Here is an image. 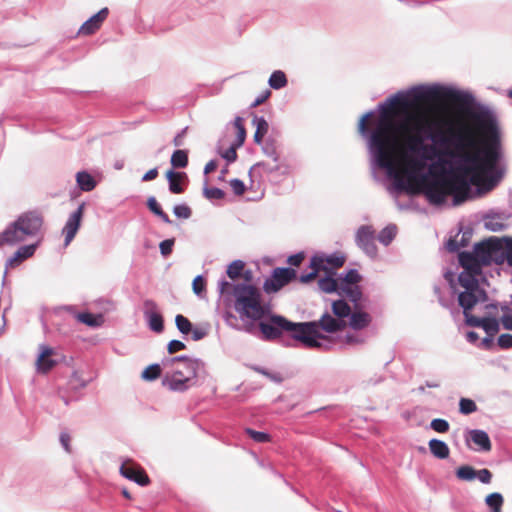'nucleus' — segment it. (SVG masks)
<instances>
[{
	"instance_id": "7c9ffc66",
	"label": "nucleus",
	"mask_w": 512,
	"mask_h": 512,
	"mask_svg": "<svg viewBox=\"0 0 512 512\" xmlns=\"http://www.w3.org/2000/svg\"><path fill=\"white\" fill-rule=\"evenodd\" d=\"M147 206L150 209L151 212H153L155 215L160 217L162 221H164L167 224L171 223V220L167 213L163 211L159 203L154 197H149L147 200Z\"/></svg>"
},
{
	"instance_id": "3c124183",
	"label": "nucleus",
	"mask_w": 512,
	"mask_h": 512,
	"mask_svg": "<svg viewBox=\"0 0 512 512\" xmlns=\"http://www.w3.org/2000/svg\"><path fill=\"white\" fill-rule=\"evenodd\" d=\"M174 245V239H166L162 241L159 245L161 254L163 256H168L172 252V247Z\"/></svg>"
},
{
	"instance_id": "4d7b16f0",
	"label": "nucleus",
	"mask_w": 512,
	"mask_h": 512,
	"mask_svg": "<svg viewBox=\"0 0 512 512\" xmlns=\"http://www.w3.org/2000/svg\"><path fill=\"white\" fill-rule=\"evenodd\" d=\"M193 291L196 294H200L205 289V281L201 276L194 278L192 283Z\"/></svg>"
},
{
	"instance_id": "ea45409f",
	"label": "nucleus",
	"mask_w": 512,
	"mask_h": 512,
	"mask_svg": "<svg viewBox=\"0 0 512 512\" xmlns=\"http://www.w3.org/2000/svg\"><path fill=\"white\" fill-rule=\"evenodd\" d=\"M459 411L464 415H469L477 411V405L469 398H461L459 401Z\"/></svg>"
},
{
	"instance_id": "ddd939ff",
	"label": "nucleus",
	"mask_w": 512,
	"mask_h": 512,
	"mask_svg": "<svg viewBox=\"0 0 512 512\" xmlns=\"http://www.w3.org/2000/svg\"><path fill=\"white\" fill-rule=\"evenodd\" d=\"M487 295L483 289L464 290L458 295V303L463 308V313L471 311L479 303L486 301Z\"/></svg>"
},
{
	"instance_id": "1a4fd4ad",
	"label": "nucleus",
	"mask_w": 512,
	"mask_h": 512,
	"mask_svg": "<svg viewBox=\"0 0 512 512\" xmlns=\"http://www.w3.org/2000/svg\"><path fill=\"white\" fill-rule=\"evenodd\" d=\"M120 474L140 486H147L150 484V478L145 470L131 459H127L122 463L120 467Z\"/></svg>"
},
{
	"instance_id": "0e129e2a",
	"label": "nucleus",
	"mask_w": 512,
	"mask_h": 512,
	"mask_svg": "<svg viewBox=\"0 0 512 512\" xmlns=\"http://www.w3.org/2000/svg\"><path fill=\"white\" fill-rule=\"evenodd\" d=\"M157 176H158V169L152 168L143 175L142 181H144V182L151 181V180L156 179Z\"/></svg>"
},
{
	"instance_id": "dca6fc26",
	"label": "nucleus",
	"mask_w": 512,
	"mask_h": 512,
	"mask_svg": "<svg viewBox=\"0 0 512 512\" xmlns=\"http://www.w3.org/2000/svg\"><path fill=\"white\" fill-rule=\"evenodd\" d=\"M499 248L500 245L497 241H485L476 244L473 254L479 259L482 266H486L490 264L492 254Z\"/></svg>"
},
{
	"instance_id": "338daca9",
	"label": "nucleus",
	"mask_w": 512,
	"mask_h": 512,
	"mask_svg": "<svg viewBox=\"0 0 512 512\" xmlns=\"http://www.w3.org/2000/svg\"><path fill=\"white\" fill-rule=\"evenodd\" d=\"M218 167V164L215 160H211L209 161L205 167H204V173L205 174H210L212 172H214Z\"/></svg>"
},
{
	"instance_id": "cd10ccee",
	"label": "nucleus",
	"mask_w": 512,
	"mask_h": 512,
	"mask_svg": "<svg viewBox=\"0 0 512 512\" xmlns=\"http://www.w3.org/2000/svg\"><path fill=\"white\" fill-rule=\"evenodd\" d=\"M76 181L78 186L83 191H91L96 186V181L94 178L87 172H78L76 175Z\"/></svg>"
},
{
	"instance_id": "a878e982",
	"label": "nucleus",
	"mask_w": 512,
	"mask_h": 512,
	"mask_svg": "<svg viewBox=\"0 0 512 512\" xmlns=\"http://www.w3.org/2000/svg\"><path fill=\"white\" fill-rule=\"evenodd\" d=\"M264 152L268 157H270L273 160V162L275 164L269 165V164L263 162V163H260L259 165L265 167L270 172L279 170L280 165H278L277 162L279 161L280 156H279V153L277 152V149L274 146V144H266V146L264 147Z\"/></svg>"
},
{
	"instance_id": "a211bd4d",
	"label": "nucleus",
	"mask_w": 512,
	"mask_h": 512,
	"mask_svg": "<svg viewBox=\"0 0 512 512\" xmlns=\"http://www.w3.org/2000/svg\"><path fill=\"white\" fill-rule=\"evenodd\" d=\"M469 439L478 446L479 450H482L484 452H489L492 449V444L489 438V435L479 429L470 430L468 432Z\"/></svg>"
},
{
	"instance_id": "c756f323",
	"label": "nucleus",
	"mask_w": 512,
	"mask_h": 512,
	"mask_svg": "<svg viewBox=\"0 0 512 512\" xmlns=\"http://www.w3.org/2000/svg\"><path fill=\"white\" fill-rule=\"evenodd\" d=\"M485 503L491 509V512H502L504 499L500 493L495 492L486 496Z\"/></svg>"
},
{
	"instance_id": "7ed1b4c3",
	"label": "nucleus",
	"mask_w": 512,
	"mask_h": 512,
	"mask_svg": "<svg viewBox=\"0 0 512 512\" xmlns=\"http://www.w3.org/2000/svg\"><path fill=\"white\" fill-rule=\"evenodd\" d=\"M234 309L242 317L253 321L264 318L270 311L264 303L261 290L251 283H238L234 289Z\"/></svg>"
},
{
	"instance_id": "4468645a",
	"label": "nucleus",
	"mask_w": 512,
	"mask_h": 512,
	"mask_svg": "<svg viewBox=\"0 0 512 512\" xmlns=\"http://www.w3.org/2000/svg\"><path fill=\"white\" fill-rule=\"evenodd\" d=\"M108 15V8H102L98 13L90 17L81 25L78 30V35L89 36L96 33L101 28Z\"/></svg>"
},
{
	"instance_id": "b1692460",
	"label": "nucleus",
	"mask_w": 512,
	"mask_h": 512,
	"mask_svg": "<svg viewBox=\"0 0 512 512\" xmlns=\"http://www.w3.org/2000/svg\"><path fill=\"white\" fill-rule=\"evenodd\" d=\"M334 274L335 273H327L326 277L320 278L318 280V286L322 292H325V293L338 292L339 293V290H340L339 279L338 280L334 279L333 278Z\"/></svg>"
},
{
	"instance_id": "f257e3e1",
	"label": "nucleus",
	"mask_w": 512,
	"mask_h": 512,
	"mask_svg": "<svg viewBox=\"0 0 512 512\" xmlns=\"http://www.w3.org/2000/svg\"><path fill=\"white\" fill-rule=\"evenodd\" d=\"M439 102L462 106L467 104V99L459 92L439 87L415 90L409 97H394L381 110L369 144L378 166L398 182L406 176L412 194L422 193L435 205L443 204L451 195L453 204L458 206L471 197L470 184L485 185L488 190L494 187V180L485 176L495 167L497 153L492 148L480 150L470 127L450 128L449 134L455 140L454 151L450 154L468 165L433 174V177L417 175L425 167L424 160L432 159L429 152H435L434 146L424 144L423 134L430 130L432 120L422 108Z\"/></svg>"
},
{
	"instance_id": "f3484780",
	"label": "nucleus",
	"mask_w": 512,
	"mask_h": 512,
	"mask_svg": "<svg viewBox=\"0 0 512 512\" xmlns=\"http://www.w3.org/2000/svg\"><path fill=\"white\" fill-rule=\"evenodd\" d=\"M459 263L463 267L462 272H472L474 274L482 273V264L479 259L470 252H462L459 254Z\"/></svg>"
},
{
	"instance_id": "680f3d73",
	"label": "nucleus",
	"mask_w": 512,
	"mask_h": 512,
	"mask_svg": "<svg viewBox=\"0 0 512 512\" xmlns=\"http://www.w3.org/2000/svg\"><path fill=\"white\" fill-rule=\"evenodd\" d=\"M371 114L364 115L360 122H359V131L362 134H365L369 131V120H370Z\"/></svg>"
},
{
	"instance_id": "8fccbe9b",
	"label": "nucleus",
	"mask_w": 512,
	"mask_h": 512,
	"mask_svg": "<svg viewBox=\"0 0 512 512\" xmlns=\"http://www.w3.org/2000/svg\"><path fill=\"white\" fill-rule=\"evenodd\" d=\"M237 284H232L226 280L219 282V291L221 294H231L234 297V289Z\"/></svg>"
},
{
	"instance_id": "aec40b11",
	"label": "nucleus",
	"mask_w": 512,
	"mask_h": 512,
	"mask_svg": "<svg viewBox=\"0 0 512 512\" xmlns=\"http://www.w3.org/2000/svg\"><path fill=\"white\" fill-rule=\"evenodd\" d=\"M370 323L371 316L369 313L356 309L353 312L351 311L349 321V325L351 328L355 330H361L369 326Z\"/></svg>"
},
{
	"instance_id": "69168bd1",
	"label": "nucleus",
	"mask_w": 512,
	"mask_h": 512,
	"mask_svg": "<svg viewBox=\"0 0 512 512\" xmlns=\"http://www.w3.org/2000/svg\"><path fill=\"white\" fill-rule=\"evenodd\" d=\"M190 332L192 333V339L195 341L201 340L202 338H204L206 336V332L200 328H195V329L191 328Z\"/></svg>"
},
{
	"instance_id": "37998d69",
	"label": "nucleus",
	"mask_w": 512,
	"mask_h": 512,
	"mask_svg": "<svg viewBox=\"0 0 512 512\" xmlns=\"http://www.w3.org/2000/svg\"><path fill=\"white\" fill-rule=\"evenodd\" d=\"M175 323L178 330L183 334H188L191 331L192 324L188 318L184 317L181 314H178L175 318Z\"/></svg>"
},
{
	"instance_id": "6ab92c4d",
	"label": "nucleus",
	"mask_w": 512,
	"mask_h": 512,
	"mask_svg": "<svg viewBox=\"0 0 512 512\" xmlns=\"http://www.w3.org/2000/svg\"><path fill=\"white\" fill-rule=\"evenodd\" d=\"M36 250V245H27L20 247L14 255L8 259L7 265L10 268L17 267L20 265L24 260L31 257Z\"/></svg>"
},
{
	"instance_id": "393cba45",
	"label": "nucleus",
	"mask_w": 512,
	"mask_h": 512,
	"mask_svg": "<svg viewBox=\"0 0 512 512\" xmlns=\"http://www.w3.org/2000/svg\"><path fill=\"white\" fill-rule=\"evenodd\" d=\"M75 318L80 323H83L89 327H98L103 322L102 315H95V314H92L89 312L77 313V314H75Z\"/></svg>"
},
{
	"instance_id": "5701e85b",
	"label": "nucleus",
	"mask_w": 512,
	"mask_h": 512,
	"mask_svg": "<svg viewBox=\"0 0 512 512\" xmlns=\"http://www.w3.org/2000/svg\"><path fill=\"white\" fill-rule=\"evenodd\" d=\"M481 274H474L472 272H461L458 277L459 284L461 287H463L465 290H476V289H482L479 286V282L477 277Z\"/></svg>"
},
{
	"instance_id": "412c9836",
	"label": "nucleus",
	"mask_w": 512,
	"mask_h": 512,
	"mask_svg": "<svg viewBox=\"0 0 512 512\" xmlns=\"http://www.w3.org/2000/svg\"><path fill=\"white\" fill-rule=\"evenodd\" d=\"M166 178L169 182V190L173 194L183 193L184 188L182 187L181 182L186 178V174L184 172L169 170L166 172Z\"/></svg>"
},
{
	"instance_id": "052dcab7",
	"label": "nucleus",
	"mask_w": 512,
	"mask_h": 512,
	"mask_svg": "<svg viewBox=\"0 0 512 512\" xmlns=\"http://www.w3.org/2000/svg\"><path fill=\"white\" fill-rule=\"evenodd\" d=\"M237 143L235 145H232L224 154H223V157L228 161V162H234L237 158V152H236V149H237Z\"/></svg>"
},
{
	"instance_id": "09e8293b",
	"label": "nucleus",
	"mask_w": 512,
	"mask_h": 512,
	"mask_svg": "<svg viewBox=\"0 0 512 512\" xmlns=\"http://www.w3.org/2000/svg\"><path fill=\"white\" fill-rule=\"evenodd\" d=\"M230 186L233 190V192L235 193V195L237 196H241L245 193V185L243 183V181L239 180V179H232L230 181Z\"/></svg>"
},
{
	"instance_id": "0eeeda50",
	"label": "nucleus",
	"mask_w": 512,
	"mask_h": 512,
	"mask_svg": "<svg viewBox=\"0 0 512 512\" xmlns=\"http://www.w3.org/2000/svg\"><path fill=\"white\" fill-rule=\"evenodd\" d=\"M346 258L342 254H333L330 256H314L310 262L311 272L300 276L301 283L313 281L320 271L325 273H334V270L342 267Z\"/></svg>"
},
{
	"instance_id": "603ef678",
	"label": "nucleus",
	"mask_w": 512,
	"mask_h": 512,
	"mask_svg": "<svg viewBox=\"0 0 512 512\" xmlns=\"http://www.w3.org/2000/svg\"><path fill=\"white\" fill-rule=\"evenodd\" d=\"M305 258V254L303 252L296 253L291 255L287 259V263L294 267H299Z\"/></svg>"
},
{
	"instance_id": "bb28decb",
	"label": "nucleus",
	"mask_w": 512,
	"mask_h": 512,
	"mask_svg": "<svg viewBox=\"0 0 512 512\" xmlns=\"http://www.w3.org/2000/svg\"><path fill=\"white\" fill-rule=\"evenodd\" d=\"M339 295L347 297L351 302L356 304L360 301L362 292L358 285L340 286Z\"/></svg>"
},
{
	"instance_id": "c9c22d12",
	"label": "nucleus",
	"mask_w": 512,
	"mask_h": 512,
	"mask_svg": "<svg viewBox=\"0 0 512 512\" xmlns=\"http://www.w3.org/2000/svg\"><path fill=\"white\" fill-rule=\"evenodd\" d=\"M361 280V276L357 270H349L343 278H339L340 286L357 285Z\"/></svg>"
},
{
	"instance_id": "a18cd8bd",
	"label": "nucleus",
	"mask_w": 512,
	"mask_h": 512,
	"mask_svg": "<svg viewBox=\"0 0 512 512\" xmlns=\"http://www.w3.org/2000/svg\"><path fill=\"white\" fill-rule=\"evenodd\" d=\"M173 212L178 218L182 219H188L192 214L190 207L185 204L176 205L173 209Z\"/></svg>"
},
{
	"instance_id": "f704fd0d",
	"label": "nucleus",
	"mask_w": 512,
	"mask_h": 512,
	"mask_svg": "<svg viewBox=\"0 0 512 512\" xmlns=\"http://www.w3.org/2000/svg\"><path fill=\"white\" fill-rule=\"evenodd\" d=\"M161 376V367L159 364H151L146 367L141 374V378L145 381H154Z\"/></svg>"
},
{
	"instance_id": "58836bf2",
	"label": "nucleus",
	"mask_w": 512,
	"mask_h": 512,
	"mask_svg": "<svg viewBox=\"0 0 512 512\" xmlns=\"http://www.w3.org/2000/svg\"><path fill=\"white\" fill-rule=\"evenodd\" d=\"M234 127L237 130V146H241L246 138L244 119L242 117L237 116L234 120Z\"/></svg>"
},
{
	"instance_id": "c03bdc74",
	"label": "nucleus",
	"mask_w": 512,
	"mask_h": 512,
	"mask_svg": "<svg viewBox=\"0 0 512 512\" xmlns=\"http://www.w3.org/2000/svg\"><path fill=\"white\" fill-rule=\"evenodd\" d=\"M430 427L435 431V432H438V433H446L448 432L449 428H450V425L448 423V421H446L445 419H441V418H436V419H433L430 423Z\"/></svg>"
},
{
	"instance_id": "f03ea898",
	"label": "nucleus",
	"mask_w": 512,
	"mask_h": 512,
	"mask_svg": "<svg viewBox=\"0 0 512 512\" xmlns=\"http://www.w3.org/2000/svg\"><path fill=\"white\" fill-rule=\"evenodd\" d=\"M316 327L317 324L315 323H295L280 315L271 316L269 323H259L260 331L265 340H275L281 336L283 331H286L291 333L294 340L308 349H316L317 347V343L311 337L312 334L316 333Z\"/></svg>"
},
{
	"instance_id": "de8ad7c7",
	"label": "nucleus",
	"mask_w": 512,
	"mask_h": 512,
	"mask_svg": "<svg viewBox=\"0 0 512 512\" xmlns=\"http://www.w3.org/2000/svg\"><path fill=\"white\" fill-rule=\"evenodd\" d=\"M204 194L208 199H223L225 196L224 191L215 187L205 189Z\"/></svg>"
},
{
	"instance_id": "f8f14e48",
	"label": "nucleus",
	"mask_w": 512,
	"mask_h": 512,
	"mask_svg": "<svg viewBox=\"0 0 512 512\" xmlns=\"http://www.w3.org/2000/svg\"><path fill=\"white\" fill-rule=\"evenodd\" d=\"M84 214V204H81L68 218L62 229L64 235V246L67 247L76 236Z\"/></svg>"
},
{
	"instance_id": "e433bc0d",
	"label": "nucleus",
	"mask_w": 512,
	"mask_h": 512,
	"mask_svg": "<svg viewBox=\"0 0 512 512\" xmlns=\"http://www.w3.org/2000/svg\"><path fill=\"white\" fill-rule=\"evenodd\" d=\"M481 324V328H483L490 337H493L499 331V323L495 318L485 317Z\"/></svg>"
},
{
	"instance_id": "79ce46f5",
	"label": "nucleus",
	"mask_w": 512,
	"mask_h": 512,
	"mask_svg": "<svg viewBox=\"0 0 512 512\" xmlns=\"http://www.w3.org/2000/svg\"><path fill=\"white\" fill-rule=\"evenodd\" d=\"M245 432L250 438L258 443H265L271 440V436L265 432L256 431L251 428H246Z\"/></svg>"
},
{
	"instance_id": "20e7f679",
	"label": "nucleus",
	"mask_w": 512,
	"mask_h": 512,
	"mask_svg": "<svg viewBox=\"0 0 512 512\" xmlns=\"http://www.w3.org/2000/svg\"><path fill=\"white\" fill-rule=\"evenodd\" d=\"M351 311V307L345 300H336L332 302V312L335 317L325 313L319 320L308 322L317 324L316 333L311 335L317 343L316 349H328L330 338L325 333L333 334L344 330L347 326L345 318L350 316Z\"/></svg>"
},
{
	"instance_id": "2f4dec72",
	"label": "nucleus",
	"mask_w": 512,
	"mask_h": 512,
	"mask_svg": "<svg viewBox=\"0 0 512 512\" xmlns=\"http://www.w3.org/2000/svg\"><path fill=\"white\" fill-rule=\"evenodd\" d=\"M245 263L241 260H235L227 267L226 273L231 280L238 279L244 271Z\"/></svg>"
},
{
	"instance_id": "9d476101",
	"label": "nucleus",
	"mask_w": 512,
	"mask_h": 512,
	"mask_svg": "<svg viewBox=\"0 0 512 512\" xmlns=\"http://www.w3.org/2000/svg\"><path fill=\"white\" fill-rule=\"evenodd\" d=\"M455 475L461 481L470 482L478 479L483 484H490L493 478V474L489 469L476 470L470 465L459 466L455 471Z\"/></svg>"
},
{
	"instance_id": "4c0bfd02",
	"label": "nucleus",
	"mask_w": 512,
	"mask_h": 512,
	"mask_svg": "<svg viewBox=\"0 0 512 512\" xmlns=\"http://www.w3.org/2000/svg\"><path fill=\"white\" fill-rule=\"evenodd\" d=\"M396 235V226L391 225L385 227L378 235V240L384 244L389 245Z\"/></svg>"
},
{
	"instance_id": "774afa93",
	"label": "nucleus",
	"mask_w": 512,
	"mask_h": 512,
	"mask_svg": "<svg viewBox=\"0 0 512 512\" xmlns=\"http://www.w3.org/2000/svg\"><path fill=\"white\" fill-rule=\"evenodd\" d=\"M501 322L505 329L512 330V315H504Z\"/></svg>"
},
{
	"instance_id": "5fc2aeb1",
	"label": "nucleus",
	"mask_w": 512,
	"mask_h": 512,
	"mask_svg": "<svg viewBox=\"0 0 512 512\" xmlns=\"http://www.w3.org/2000/svg\"><path fill=\"white\" fill-rule=\"evenodd\" d=\"M186 348L185 344L179 340H172L169 342L167 350L170 354H174L178 351L184 350Z\"/></svg>"
},
{
	"instance_id": "4be33fe9",
	"label": "nucleus",
	"mask_w": 512,
	"mask_h": 512,
	"mask_svg": "<svg viewBox=\"0 0 512 512\" xmlns=\"http://www.w3.org/2000/svg\"><path fill=\"white\" fill-rule=\"evenodd\" d=\"M431 454L438 459H446L449 457L450 449L448 445L439 439H431L428 443Z\"/></svg>"
},
{
	"instance_id": "6e6d98bb",
	"label": "nucleus",
	"mask_w": 512,
	"mask_h": 512,
	"mask_svg": "<svg viewBox=\"0 0 512 512\" xmlns=\"http://www.w3.org/2000/svg\"><path fill=\"white\" fill-rule=\"evenodd\" d=\"M498 345L502 349H508L512 347V335L510 334H501L498 338Z\"/></svg>"
},
{
	"instance_id": "e2e57ef3",
	"label": "nucleus",
	"mask_w": 512,
	"mask_h": 512,
	"mask_svg": "<svg viewBox=\"0 0 512 512\" xmlns=\"http://www.w3.org/2000/svg\"><path fill=\"white\" fill-rule=\"evenodd\" d=\"M60 442L63 446V448L67 451V452H71V446H70V442H71V436L66 433V432H62L60 434Z\"/></svg>"
},
{
	"instance_id": "49530a36",
	"label": "nucleus",
	"mask_w": 512,
	"mask_h": 512,
	"mask_svg": "<svg viewBox=\"0 0 512 512\" xmlns=\"http://www.w3.org/2000/svg\"><path fill=\"white\" fill-rule=\"evenodd\" d=\"M143 309L146 317L152 314H158V306L153 300H145L143 303Z\"/></svg>"
},
{
	"instance_id": "bf43d9fd",
	"label": "nucleus",
	"mask_w": 512,
	"mask_h": 512,
	"mask_svg": "<svg viewBox=\"0 0 512 512\" xmlns=\"http://www.w3.org/2000/svg\"><path fill=\"white\" fill-rule=\"evenodd\" d=\"M504 257L507 261V264L512 267V239L507 240L505 249H504Z\"/></svg>"
},
{
	"instance_id": "473e14b6",
	"label": "nucleus",
	"mask_w": 512,
	"mask_h": 512,
	"mask_svg": "<svg viewBox=\"0 0 512 512\" xmlns=\"http://www.w3.org/2000/svg\"><path fill=\"white\" fill-rule=\"evenodd\" d=\"M171 165L174 168H185L188 165V154L185 150H176L171 156Z\"/></svg>"
},
{
	"instance_id": "6e6552de",
	"label": "nucleus",
	"mask_w": 512,
	"mask_h": 512,
	"mask_svg": "<svg viewBox=\"0 0 512 512\" xmlns=\"http://www.w3.org/2000/svg\"><path fill=\"white\" fill-rule=\"evenodd\" d=\"M296 277L297 272L293 268H275L271 277L265 280L263 289L266 293L278 292Z\"/></svg>"
},
{
	"instance_id": "423d86ee",
	"label": "nucleus",
	"mask_w": 512,
	"mask_h": 512,
	"mask_svg": "<svg viewBox=\"0 0 512 512\" xmlns=\"http://www.w3.org/2000/svg\"><path fill=\"white\" fill-rule=\"evenodd\" d=\"M43 216L38 211H27L4 230V240L13 245L24 241L27 237L38 234L43 226Z\"/></svg>"
},
{
	"instance_id": "2eb2a0df",
	"label": "nucleus",
	"mask_w": 512,
	"mask_h": 512,
	"mask_svg": "<svg viewBox=\"0 0 512 512\" xmlns=\"http://www.w3.org/2000/svg\"><path fill=\"white\" fill-rule=\"evenodd\" d=\"M56 352L48 346H40V354L36 360V370L39 373L46 374L51 371L58 363L54 358Z\"/></svg>"
},
{
	"instance_id": "39448f33",
	"label": "nucleus",
	"mask_w": 512,
	"mask_h": 512,
	"mask_svg": "<svg viewBox=\"0 0 512 512\" xmlns=\"http://www.w3.org/2000/svg\"><path fill=\"white\" fill-rule=\"evenodd\" d=\"M202 362L187 357H172L163 361L169 369L163 377L162 384L172 391H185L189 383L197 376Z\"/></svg>"
},
{
	"instance_id": "9b49d317",
	"label": "nucleus",
	"mask_w": 512,
	"mask_h": 512,
	"mask_svg": "<svg viewBox=\"0 0 512 512\" xmlns=\"http://www.w3.org/2000/svg\"><path fill=\"white\" fill-rule=\"evenodd\" d=\"M357 245L369 256L374 257L377 253L375 244V231L372 226L363 225L356 233Z\"/></svg>"
},
{
	"instance_id": "c85d7f7f",
	"label": "nucleus",
	"mask_w": 512,
	"mask_h": 512,
	"mask_svg": "<svg viewBox=\"0 0 512 512\" xmlns=\"http://www.w3.org/2000/svg\"><path fill=\"white\" fill-rule=\"evenodd\" d=\"M253 122L256 124V131L254 133V142L256 144H261L264 136L267 134L269 125L264 118L255 117Z\"/></svg>"
},
{
	"instance_id": "a19ab883",
	"label": "nucleus",
	"mask_w": 512,
	"mask_h": 512,
	"mask_svg": "<svg viewBox=\"0 0 512 512\" xmlns=\"http://www.w3.org/2000/svg\"><path fill=\"white\" fill-rule=\"evenodd\" d=\"M147 318L149 320V327L151 330H153L157 333H160L163 331V329H164L163 317L161 316L160 313L152 314L150 316H147Z\"/></svg>"
},
{
	"instance_id": "864d4df0",
	"label": "nucleus",
	"mask_w": 512,
	"mask_h": 512,
	"mask_svg": "<svg viewBox=\"0 0 512 512\" xmlns=\"http://www.w3.org/2000/svg\"><path fill=\"white\" fill-rule=\"evenodd\" d=\"M466 319V324L471 327H481V323L483 321V318L476 317L470 313V311H467V314H464Z\"/></svg>"
},
{
	"instance_id": "13d9d810",
	"label": "nucleus",
	"mask_w": 512,
	"mask_h": 512,
	"mask_svg": "<svg viewBox=\"0 0 512 512\" xmlns=\"http://www.w3.org/2000/svg\"><path fill=\"white\" fill-rule=\"evenodd\" d=\"M271 95V91L266 89L265 91H263L256 99L255 101L251 104V107L252 108H255V107H258L260 106L261 104H263Z\"/></svg>"
},
{
	"instance_id": "72a5a7b5",
	"label": "nucleus",
	"mask_w": 512,
	"mask_h": 512,
	"mask_svg": "<svg viewBox=\"0 0 512 512\" xmlns=\"http://www.w3.org/2000/svg\"><path fill=\"white\" fill-rule=\"evenodd\" d=\"M269 85L273 89H281L287 85V78L284 72L274 71L269 78Z\"/></svg>"
}]
</instances>
